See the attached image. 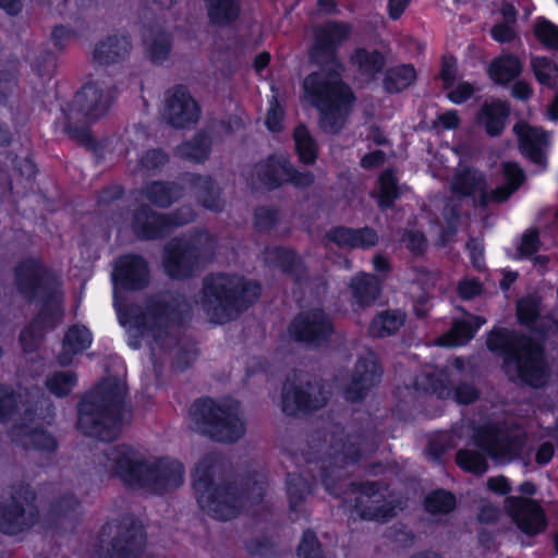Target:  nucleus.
Wrapping results in <instances>:
<instances>
[{
  "instance_id": "32",
  "label": "nucleus",
  "mask_w": 558,
  "mask_h": 558,
  "mask_svg": "<svg viewBox=\"0 0 558 558\" xmlns=\"http://www.w3.org/2000/svg\"><path fill=\"white\" fill-rule=\"evenodd\" d=\"M351 63L362 76L371 78L383 69L385 60L377 50L363 48L354 52Z\"/></svg>"
},
{
  "instance_id": "61",
  "label": "nucleus",
  "mask_w": 558,
  "mask_h": 558,
  "mask_svg": "<svg viewBox=\"0 0 558 558\" xmlns=\"http://www.w3.org/2000/svg\"><path fill=\"white\" fill-rule=\"evenodd\" d=\"M403 241L413 253H421L426 247L425 236L421 232H408Z\"/></svg>"
},
{
  "instance_id": "50",
  "label": "nucleus",
  "mask_w": 558,
  "mask_h": 558,
  "mask_svg": "<svg viewBox=\"0 0 558 558\" xmlns=\"http://www.w3.org/2000/svg\"><path fill=\"white\" fill-rule=\"evenodd\" d=\"M299 558H324L320 549V545L317 541L316 535L311 532H304L301 543L298 548Z\"/></svg>"
},
{
  "instance_id": "2",
  "label": "nucleus",
  "mask_w": 558,
  "mask_h": 558,
  "mask_svg": "<svg viewBox=\"0 0 558 558\" xmlns=\"http://www.w3.org/2000/svg\"><path fill=\"white\" fill-rule=\"evenodd\" d=\"M98 472L124 483L161 494L183 483V465L172 459L144 460L126 445L106 446L97 459Z\"/></svg>"
},
{
  "instance_id": "51",
  "label": "nucleus",
  "mask_w": 558,
  "mask_h": 558,
  "mask_svg": "<svg viewBox=\"0 0 558 558\" xmlns=\"http://www.w3.org/2000/svg\"><path fill=\"white\" fill-rule=\"evenodd\" d=\"M310 492V487L303 477L293 474L288 477V496L291 508L294 509Z\"/></svg>"
},
{
  "instance_id": "14",
  "label": "nucleus",
  "mask_w": 558,
  "mask_h": 558,
  "mask_svg": "<svg viewBox=\"0 0 558 558\" xmlns=\"http://www.w3.org/2000/svg\"><path fill=\"white\" fill-rule=\"evenodd\" d=\"M210 239L199 233L193 239L174 240L165 250L163 268L172 278H185L196 271L210 257Z\"/></svg>"
},
{
  "instance_id": "1",
  "label": "nucleus",
  "mask_w": 558,
  "mask_h": 558,
  "mask_svg": "<svg viewBox=\"0 0 558 558\" xmlns=\"http://www.w3.org/2000/svg\"><path fill=\"white\" fill-rule=\"evenodd\" d=\"M349 34V25L336 22H328L314 31L311 58L327 68L308 75L303 87L305 98L319 110L320 128L327 133H337L343 128L354 101L350 88L340 81L342 66L335 54Z\"/></svg>"
},
{
  "instance_id": "17",
  "label": "nucleus",
  "mask_w": 558,
  "mask_h": 558,
  "mask_svg": "<svg viewBox=\"0 0 558 558\" xmlns=\"http://www.w3.org/2000/svg\"><path fill=\"white\" fill-rule=\"evenodd\" d=\"M350 493L356 495L354 502L349 501V506L357 510L361 517L369 520H386L393 515L395 507L390 501H386L385 494L375 483H367L363 486H350Z\"/></svg>"
},
{
  "instance_id": "36",
  "label": "nucleus",
  "mask_w": 558,
  "mask_h": 558,
  "mask_svg": "<svg viewBox=\"0 0 558 558\" xmlns=\"http://www.w3.org/2000/svg\"><path fill=\"white\" fill-rule=\"evenodd\" d=\"M404 323V315L398 311H387L378 314L369 326L374 337H386L396 332Z\"/></svg>"
},
{
  "instance_id": "44",
  "label": "nucleus",
  "mask_w": 558,
  "mask_h": 558,
  "mask_svg": "<svg viewBox=\"0 0 558 558\" xmlns=\"http://www.w3.org/2000/svg\"><path fill=\"white\" fill-rule=\"evenodd\" d=\"M76 384V377L71 372H58L46 380L48 390L54 396L61 397L69 393Z\"/></svg>"
},
{
  "instance_id": "26",
  "label": "nucleus",
  "mask_w": 558,
  "mask_h": 558,
  "mask_svg": "<svg viewBox=\"0 0 558 558\" xmlns=\"http://www.w3.org/2000/svg\"><path fill=\"white\" fill-rule=\"evenodd\" d=\"M117 529H123L122 539H118L113 545L112 558L136 557L144 541L143 527L132 518H125L122 526L114 525ZM113 525L111 523L105 526V532L111 534Z\"/></svg>"
},
{
  "instance_id": "46",
  "label": "nucleus",
  "mask_w": 558,
  "mask_h": 558,
  "mask_svg": "<svg viewBox=\"0 0 558 558\" xmlns=\"http://www.w3.org/2000/svg\"><path fill=\"white\" fill-rule=\"evenodd\" d=\"M145 195L153 204L165 207L171 204L172 199L178 196V191L174 186L156 182L146 189Z\"/></svg>"
},
{
  "instance_id": "64",
  "label": "nucleus",
  "mask_w": 558,
  "mask_h": 558,
  "mask_svg": "<svg viewBox=\"0 0 558 558\" xmlns=\"http://www.w3.org/2000/svg\"><path fill=\"white\" fill-rule=\"evenodd\" d=\"M438 124L447 130H452L458 126L460 119L456 111L450 110L438 116Z\"/></svg>"
},
{
  "instance_id": "19",
  "label": "nucleus",
  "mask_w": 558,
  "mask_h": 558,
  "mask_svg": "<svg viewBox=\"0 0 558 558\" xmlns=\"http://www.w3.org/2000/svg\"><path fill=\"white\" fill-rule=\"evenodd\" d=\"M331 331L329 318L318 308L302 312L292 320L288 329L290 338L306 343H318Z\"/></svg>"
},
{
  "instance_id": "40",
  "label": "nucleus",
  "mask_w": 558,
  "mask_h": 558,
  "mask_svg": "<svg viewBox=\"0 0 558 558\" xmlns=\"http://www.w3.org/2000/svg\"><path fill=\"white\" fill-rule=\"evenodd\" d=\"M359 457V448L354 442L343 444L341 451L337 452L335 458V469L331 471H326L324 473L323 482L325 484L326 489L333 495H339L338 489L332 484V476L338 472L339 468H342L343 464H347L348 461H354Z\"/></svg>"
},
{
  "instance_id": "11",
  "label": "nucleus",
  "mask_w": 558,
  "mask_h": 558,
  "mask_svg": "<svg viewBox=\"0 0 558 558\" xmlns=\"http://www.w3.org/2000/svg\"><path fill=\"white\" fill-rule=\"evenodd\" d=\"M504 179L506 183L501 187L487 192L483 174L461 161L451 179L450 187L457 201L472 198L473 203L481 204L488 201L504 202L522 184L524 173L517 163L506 162Z\"/></svg>"
},
{
  "instance_id": "6",
  "label": "nucleus",
  "mask_w": 558,
  "mask_h": 558,
  "mask_svg": "<svg viewBox=\"0 0 558 558\" xmlns=\"http://www.w3.org/2000/svg\"><path fill=\"white\" fill-rule=\"evenodd\" d=\"M488 349L505 357V371L512 380L534 387L545 384L547 371L541 347L530 338L518 337L507 329H495L487 340Z\"/></svg>"
},
{
  "instance_id": "62",
  "label": "nucleus",
  "mask_w": 558,
  "mask_h": 558,
  "mask_svg": "<svg viewBox=\"0 0 558 558\" xmlns=\"http://www.w3.org/2000/svg\"><path fill=\"white\" fill-rule=\"evenodd\" d=\"M481 291V286L478 281L474 279H466L460 282L459 284V294L462 299L469 300Z\"/></svg>"
},
{
  "instance_id": "45",
  "label": "nucleus",
  "mask_w": 558,
  "mask_h": 558,
  "mask_svg": "<svg viewBox=\"0 0 558 558\" xmlns=\"http://www.w3.org/2000/svg\"><path fill=\"white\" fill-rule=\"evenodd\" d=\"M397 181L390 171H385L379 178V190L377 194L380 207H389L398 196Z\"/></svg>"
},
{
  "instance_id": "54",
  "label": "nucleus",
  "mask_w": 558,
  "mask_h": 558,
  "mask_svg": "<svg viewBox=\"0 0 558 558\" xmlns=\"http://www.w3.org/2000/svg\"><path fill=\"white\" fill-rule=\"evenodd\" d=\"M539 247L538 233L535 230H527L522 234L518 244V252L522 257L532 256Z\"/></svg>"
},
{
  "instance_id": "7",
  "label": "nucleus",
  "mask_w": 558,
  "mask_h": 558,
  "mask_svg": "<svg viewBox=\"0 0 558 558\" xmlns=\"http://www.w3.org/2000/svg\"><path fill=\"white\" fill-rule=\"evenodd\" d=\"M259 293L260 288L255 282L217 275L205 279L199 303L211 322L225 324L254 303Z\"/></svg>"
},
{
  "instance_id": "9",
  "label": "nucleus",
  "mask_w": 558,
  "mask_h": 558,
  "mask_svg": "<svg viewBox=\"0 0 558 558\" xmlns=\"http://www.w3.org/2000/svg\"><path fill=\"white\" fill-rule=\"evenodd\" d=\"M219 465L214 457H206L195 468L193 487L203 510L218 520H229L239 513L244 496L220 483Z\"/></svg>"
},
{
  "instance_id": "22",
  "label": "nucleus",
  "mask_w": 558,
  "mask_h": 558,
  "mask_svg": "<svg viewBox=\"0 0 558 558\" xmlns=\"http://www.w3.org/2000/svg\"><path fill=\"white\" fill-rule=\"evenodd\" d=\"M326 400V392L316 385L308 384L306 390H303L288 383L283 387L282 411L289 415H295L299 412L318 409L325 404Z\"/></svg>"
},
{
  "instance_id": "57",
  "label": "nucleus",
  "mask_w": 558,
  "mask_h": 558,
  "mask_svg": "<svg viewBox=\"0 0 558 558\" xmlns=\"http://www.w3.org/2000/svg\"><path fill=\"white\" fill-rule=\"evenodd\" d=\"M457 74V61L452 57H445L442 59V66L440 76L444 81L445 87L449 88L452 86Z\"/></svg>"
},
{
  "instance_id": "33",
  "label": "nucleus",
  "mask_w": 558,
  "mask_h": 558,
  "mask_svg": "<svg viewBox=\"0 0 558 558\" xmlns=\"http://www.w3.org/2000/svg\"><path fill=\"white\" fill-rule=\"evenodd\" d=\"M522 71V64L518 58L505 54L494 60L489 66V76L498 84H507L517 77Z\"/></svg>"
},
{
  "instance_id": "59",
  "label": "nucleus",
  "mask_w": 558,
  "mask_h": 558,
  "mask_svg": "<svg viewBox=\"0 0 558 558\" xmlns=\"http://www.w3.org/2000/svg\"><path fill=\"white\" fill-rule=\"evenodd\" d=\"M167 160V157L160 150H150L146 154V156L141 160V167L144 170H150L158 168L163 165Z\"/></svg>"
},
{
  "instance_id": "41",
  "label": "nucleus",
  "mask_w": 558,
  "mask_h": 558,
  "mask_svg": "<svg viewBox=\"0 0 558 558\" xmlns=\"http://www.w3.org/2000/svg\"><path fill=\"white\" fill-rule=\"evenodd\" d=\"M294 141L300 160L304 163H313L316 160L317 148L305 126L300 125L295 129Z\"/></svg>"
},
{
  "instance_id": "31",
  "label": "nucleus",
  "mask_w": 558,
  "mask_h": 558,
  "mask_svg": "<svg viewBox=\"0 0 558 558\" xmlns=\"http://www.w3.org/2000/svg\"><path fill=\"white\" fill-rule=\"evenodd\" d=\"M509 113L507 104L502 100H490L485 102L478 118L489 135H498L506 122Z\"/></svg>"
},
{
  "instance_id": "47",
  "label": "nucleus",
  "mask_w": 558,
  "mask_h": 558,
  "mask_svg": "<svg viewBox=\"0 0 558 558\" xmlns=\"http://www.w3.org/2000/svg\"><path fill=\"white\" fill-rule=\"evenodd\" d=\"M209 151V140L205 135H201L192 143H185L178 148V154L184 158L195 161L205 159Z\"/></svg>"
},
{
  "instance_id": "53",
  "label": "nucleus",
  "mask_w": 558,
  "mask_h": 558,
  "mask_svg": "<svg viewBox=\"0 0 558 558\" xmlns=\"http://www.w3.org/2000/svg\"><path fill=\"white\" fill-rule=\"evenodd\" d=\"M518 318L522 324H531L538 314V304L534 298H525L519 301Z\"/></svg>"
},
{
  "instance_id": "16",
  "label": "nucleus",
  "mask_w": 558,
  "mask_h": 558,
  "mask_svg": "<svg viewBox=\"0 0 558 558\" xmlns=\"http://www.w3.org/2000/svg\"><path fill=\"white\" fill-rule=\"evenodd\" d=\"M255 173L260 184L274 189L282 183H291L303 187L313 182L311 172H296L284 156H274L255 167Z\"/></svg>"
},
{
  "instance_id": "3",
  "label": "nucleus",
  "mask_w": 558,
  "mask_h": 558,
  "mask_svg": "<svg viewBox=\"0 0 558 558\" xmlns=\"http://www.w3.org/2000/svg\"><path fill=\"white\" fill-rule=\"evenodd\" d=\"M148 282L147 265L138 256L128 255L121 257L112 272L114 306L121 324H129L140 330L143 336H150L158 345H166L178 322L177 308L168 303V296H161L151 301L145 312L125 319L119 304L120 289H141Z\"/></svg>"
},
{
  "instance_id": "4",
  "label": "nucleus",
  "mask_w": 558,
  "mask_h": 558,
  "mask_svg": "<svg viewBox=\"0 0 558 558\" xmlns=\"http://www.w3.org/2000/svg\"><path fill=\"white\" fill-rule=\"evenodd\" d=\"M125 384L109 378L96 390L87 393L78 407V428L102 441L114 439L123 425L128 411L123 408Z\"/></svg>"
},
{
  "instance_id": "34",
  "label": "nucleus",
  "mask_w": 558,
  "mask_h": 558,
  "mask_svg": "<svg viewBox=\"0 0 558 558\" xmlns=\"http://www.w3.org/2000/svg\"><path fill=\"white\" fill-rule=\"evenodd\" d=\"M432 206L437 209H439L441 207V209H442L441 217H442L444 223L446 226H444L442 221H440L439 218H437L435 231L439 234L440 242L444 244L447 241H449L450 236L457 230L458 221H459V216L456 210L457 205H456V203H452V204L446 203L445 204V202L442 199L437 198V199L433 201Z\"/></svg>"
},
{
  "instance_id": "42",
  "label": "nucleus",
  "mask_w": 558,
  "mask_h": 558,
  "mask_svg": "<svg viewBox=\"0 0 558 558\" xmlns=\"http://www.w3.org/2000/svg\"><path fill=\"white\" fill-rule=\"evenodd\" d=\"M456 461L461 469L473 474H482L487 470L486 458L472 449L459 450Z\"/></svg>"
},
{
  "instance_id": "49",
  "label": "nucleus",
  "mask_w": 558,
  "mask_h": 558,
  "mask_svg": "<svg viewBox=\"0 0 558 558\" xmlns=\"http://www.w3.org/2000/svg\"><path fill=\"white\" fill-rule=\"evenodd\" d=\"M454 497L444 490H437L425 500L426 510L430 513H447L454 508Z\"/></svg>"
},
{
  "instance_id": "35",
  "label": "nucleus",
  "mask_w": 558,
  "mask_h": 558,
  "mask_svg": "<svg viewBox=\"0 0 558 558\" xmlns=\"http://www.w3.org/2000/svg\"><path fill=\"white\" fill-rule=\"evenodd\" d=\"M352 293L360 305H367L375 301L379 294V282L369 275L356 276L351 283Z\"/></svg>"
},
{
  "instance_id": "8",
  "label": "nucleus",
  "mask_w": 558,
  "mask_h": 558,
  "mask_svg": "<svg viewBox=\"0 0 558 558\" xmlns=\"http://www.w3.org/2000/svg\"><path fill=\"white\" fill-rule=\"evenodd\" d=\"M38 402L31 403L20 393L15 396L8 387H0V421L17 420L20 423L12 429L13 441L25 448L51 451L57 447L54 438L43 428L49 423L47 416L38 417Z\"/></svg>"
},
{
  "instance_id": "10",
  "label": "nucleus",
  "mask_w": 558,
  "mask_h": 558,
  "mask_svg": "<svg viewBox=\"0 0 558 558\" xmlns=\"http://www.w3.org/2000/svg\"><path fill=\"white\" fill-rule=\"evenodd\" d=\"M190 417L194 429L218 441L233 442L245 433L239 403L233 400H198L191 407Z\"/></svg>"
},
{
  "instance_id": "18",
  "label": "nucleus",
  "mask_w": 558,
  "mask_h": 558,
  "mask_svg": "<svg viewBox=\"0 0 558 558\" xmlns=\"http://www.w3.org/2000/svg\"><path fill=\"white\" fill-rule=\"evenodd\" d=\"M114 98V90L105 81L93 80L85 84L74 97L76 110L88 119L102 116Z\"/></svg>"
},
{
  "instance_id": "58",
  "label": "nucleus",
  "mask_w": 558,
  "mask_h": 558,
  "mask_svg": "<svg viewBox=\"0 0 558 558\" xmlns=\"http://www.w3.org/2000/svg\"><path fill=\"white\" fill-rule=\"evenodd\" d=\"M280 265L290 272L295 274L302 267L300 258L291 251L279 250L277 252Z\"/></svg>"
},
{
  "instance_id": "12",
  "label": "nucleus",
  "mask_w": 558,
  "mask_h": 558,
  "mask_svg": "<svg viewBox=\"0 0 558 558\" xmlns=\"http://www.w3.org/2000/svg\"><path fill=\"white\" fill-rule=\"evenodd\" d=\"M474 444L495 462L509 463L529 452L524 432L518 427L489 424L474 432Z\"/></svg>"
},
{
  "instance_id": "25",
  "label": "nucleus",
  "mask_w": 558,
  "mask_h": 558,
  "mask_svg": "<svg viewBox=\"0 0 558 558\" xmlns=\"http://www.w3.org/2000/svg\"><path fill=\"white\" fill-rule=\"evenodd\" d=\"M514 132L518 136L522 154L534 163L544 166L548 135L541 129L531 126L525 122L517 123L514 125Z\"/></svg>"
},
{
  "instance_id": "27",
  "label": "nucleus",
  "mask_w": 558,
  "mask_h": 558,
  "mask_svg": "<svg viewBox=\"0 0 558 558\" xmlns=\"http://www.w3.org/2000/svg\"><path fill=\"white\" fill-rule=\"evenodd\" d=\"M484 323L485 320L478 316L465 314L461 319H457L451 329L437 340V344L444 347L462 345L473 338Z\"/></svg>"
},
{
  "instance_id": "23",
  "label": "nucleus",
  "mask_w": 558,
  "mask_h": 558,
  "mask_svg": "<svg viewBox=\"0 0 558 558\" xmlns=\"http://www.w3.org/2000/svg\"><path fill=\"white\" fill-rule=\"evenodd\" d=\"M381 369L377 364L375 354L371 351L359 359L352 381L345 390V398L351 401L359 400L364 392L378 383Z\"/></svg>"
},
{
  "instance_id": "21",
  "label": "nucleus",
  "mask_w": 558,
  "mask_h": 558,
  "mask_svg": "<svg viewBox=\"0 0 558 558\" xmlns=\"http://www.w3.org/2000/svg\"><path fill=\"white\" fill-rule=\"evenodd\" d=\"M505 507L518 527L529 535L541 533L546 527V518L541 506L525 497H508Z\"/></svg>"
},
{
  "instance_id": "29",
  "label": "nucleus",
  "mask_w": 558,
  "mask_h": 558,
  "mask_svg": "<svg viewBox=\"0 0 558 558\" xmlns=\"http://www.w3.org/2000/svg\"><path fill=\"white\" fill-rule=\"evenodd\" d=\"M93 337L85 326L74 325L65 333L59 361L63 365L72 363L75 354L86 350L92 344Z\"/></svg>"
},
{
  "instance_id": "55",
  "label": "nucleus",
  "mask_w": 558,
  "mask_h": 558,
  "mask_svg": "<svg viewBox=\"0 0 558 558\" xmlns=\"http://www.w3.org/2000/svg\"><path fill=\"white\" fill-rule=\"evenodd\" d=\"M448 89H450L448 93V98L454 104L464 102L474 93V87L466 82L458 83L456 86L452 85Z\"/></svg>"
},
{
  "instance_id": "60",
  "label": "nucleus",
  "mask_w": 558,
  "mask_h": 558,
  "mask_svg": "<svg viewBox=\"0 0 558 558\" xmlns=\"http://www.w3.org/2000/svg\"><path fill=\"white\" fill-rule=\"evenodd\" d=\"M492 36L499 43L510 41L514 37V31L512 24L500 23L492 28Z\"/></svg>"
},
{
  "instance_id": "24",
  "label": "nucleus",
  "mask_w": 558,
  "mask_h": 558,
  "mask_svg": "<svg viewBox=\"0 0 558 558\" xmlns=\"http://www.w3.org/2000/svg\"><path fill=\"white\" fill-rule=\"evenodd\" d=\"M165 116L173 126L182 128L196 122L199 109L189 92L184 87H178L167 99Z\"/></svg>"
},
{
  "instance_id": "30",
  "label": "nucleus",
  "mask_w": 558,
  "mask_h": 558,
  "mask_svg": "<svg viewBox=\"0 0 558 558\" xmlns=\"http://www.w3.org/2000/svg\"><path fill=\"white\" fill-rule=\"evenodd\" d=\"M129 49L130 43L126 37H108L95 47L93 59L99 65L109 64L123 58Z\"/></svg>"
},
{
  "instance_id": "48",
  "label": "nucleus",
  "mask_w": 558,
  "mask_h": 558,
  "mask_svg": "<svg viewBox=\"0 0 558 558\" xmlns=\"http://www.w3.org/2000/svg\"><path fill=\"white\" fill-rule=\"evenodd\" d=\"M147 53L154 62L163 61L170 50V43L168 36L165 34H156L145 39Z\"/></svg>"
},
{
  "instance_id": "37",
  "label": "nucleus",
  "mask_w": 558,
  "mask_h": 558,
  "mask_svg": "<svg viewBox=\"0 0 558 558\" xmlns=\"http://www.w3.org/2000/svg\"><path fill=\"white\" fill-rule=\"evenodd\" d=\"M416 73L412 65L403 64L388 70L385 77V87L390 93H398L408 88L415 80Z\"/></svg>"
},
{
  "instance_id": "56",
  "label": "nucleus",
  "mask_w": 558,
  "mask_h": 558,
  "mask_svg": "<svg viewBox=\"0 0 558 558\" xmlns=\"http://www.w3.org/2000/svg\"><path fill=\"white\" fill-rule=\"evenodd\" d=\"M283 112L276 100L270 101V107L266 118V125L269 131L278 132L281 129Z\"/></svg>"
},
{
  "instance_id": "13",
  "label": "nucleus",
  "mask_w": 558,
  "mask_h": 558,
  "mask_svg": "<svg viewBox=\"0 0 558 558\" xmlns=\"http://www.w3.org/2000/svg\"><path fill=\"white\" fill-rule=\"evenodd\" d=\"M464 361L454 359L445 368L428 369L416 379V388L436 395L440 399H453L458 403H470L477 398L473 386L462 383Z\"/></svg>"
},
{
  "instance_id": "28",
  "label": "nucleus",
  "mask_w": 558,
  "mask_h": 558,
  "mask_svg": "<svg viewBox=\"0 0 558 558\" xmlns=\"http://www.w3.org/2000/svg\"><path fill=\"white\" fill-rule=\"evenodd\" d=\"M329 240L340 247H371L377 242L376 233L368 228L351 230L348 228H335L328 233Z\"/></svg>"
},
{
  "instance_id": "15",
  "label": "nucleus",
  "mask_w": 558,
  "mask_h": 558,
  "mask_svg": "<svg viewBox=\"0 0 558 558\" xmlns=\"http://www.w3.org/2000/svg\"><path fill=\"white\" fill-rule=\"evenodd\" d=\"M35 497L28 488H20L0 505V530L15 535L32 526L37 520V510L33 505Z\"/></svg>"
},
{
  "instance_id": "5",
  "label": "nucleus",
  "mask_w": 558,
  "mask_h": 558,
  "mask_svg": "<svg viewBox=\"0 0 558 558\" xmlns=\"http://www.w3.org/2000/svg\"><path fill=\"white\" fill-rule=\"evenodd\" d=\"M16 281L20 291L26 298H38L41 303L36 322L21 333L24 349L31 351L41 337L39 325L52 326L62 318V294L58 281L35 259H28L17 267Z\"/></svg>"
},
{
  "instance_id": "20",
  "label": "nucleus",
  "mask_w": 558,
  "mask_h": 558,
  "mask_svg": "<svg viewBox=\"0 0 558 558\" xmlns=\"http://www.w3.org/2000/svg\"><path fill=\"white\" fill-rule=\"evenodd\" d=\"M192 218L193 211L190 207L182 208L175 219L156 215L149 208L144 207L136 213L133 229L134 232L143 239H154L163 235L172 227L187 223Z\"/></svg>"
},
{
  "instance_id": "39",
  "label": "nucleus",
  "mask_w": 558,
  "mask_h": 558,
  "mask_svg": "<svg viewBox=\"0 0 558 558\" xmlns=\"http://www.w3.org/2000/svg\"><path fill=\"white\" fill-rule=\"evenodd\" d=\"M213 22L225 24L236 19L240 12L239 0H205Z\"/></svg>"
},
{
  "instance_id": "38",
  "label": "nucleus",
  "mask_w": 558,
  "mask_h": 558,
  "mask_svg": "<svg viewBox=\"0 0 558 558\" xmlns=\"http://www.w3.org/2000/svg\"><path fill=\"white\" fill-rule=\"evenodd\" d=\"M531 68L539 84L554 87L558 82V65L553 59L534 56L531 58Z\"/></svg>"
},
{
  "instance_id": "63",
  "label": "nucleus",
  "mask_w": 558,
  "mask_h": 558,
  "mask_svg": "<svg viewBox=\"0 0 558 558\" xmlns=\"http://www.w3.org/2000/svg\"><path fill=\"white\" fill-rule=\"evenodd\" d=\"M487 486L492 492L499 495H506L511 490L510 482L505 476L490 477L487 482Z\"/></svg>"
},
{
  "instance_id": "43",
  "label": "nucleus",
  "mask_w": 558,
  "mask_h": 558,
  "mask_svg": "<svg viewBox=\"0 0 558 558\" xmlns=\"http://www.w3.org/2000/svg\"><path fill=\"white\" fill-rule=\"evenodd\" d=\"M534 35L547 48H558V26L550 21L543 17L537 19L534 25Z\"/></svg>"
},
{
  "instance_id": "52",
  "label": "nucleus",
  "mask_w": 558,
  "mask_h": 558,
  "mask_svg": "<svg viewBox=\"0 0 558 558\" xmlns=\"http://www.w3.org/2000/svg\"><path fill=\"white\" fill-rule=\"evenodd\" d=\"M197 186L204 190L208 197L205 195H201L203 199V205L211 210H219L221 208V203L218 196V192L214 186V183L208 178H197Z\"/></svg>"
}]
</instances>
